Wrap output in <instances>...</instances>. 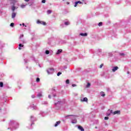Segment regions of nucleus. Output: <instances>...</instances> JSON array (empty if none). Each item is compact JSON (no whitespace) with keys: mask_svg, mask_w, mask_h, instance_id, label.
Instances as JSON below:
<instances>
[{"mask_svg":"<svg viewBox=\"0 0 131 131\" xmlns=\"http://www.w3.org/2000/svg\"><path fill=\"white\" fill-rule=\"evenodd\" d=\"M80 35H81V36H88V33H80Z\"/></svg>","mask_w":131,"mask_h":131,"instance_id":"7","label":"nucleus"},{"mask_svg":"<svg viewBox=\"0 0 131 131\" xmlns=\"http://www.w3.org/2000/svg\"><path fill=\"white\" fill-rule=\"evenodd\" d=\"M53 97H56V95L55 94L53 95Z\"/></svg>","mask_w":131,"mask_h":131,"instance_id":"41","label":"nucleus"},{"mask_svg":"<svg viewBox=\"0 0 131 131\" xmlns=\"http://www.w3.org/2000/svg\"><path fill=\"white\" fill-rule=\"evenodd\" d=\"M72 86H73V88H74V86H76V84H73L72 85Z\"/></svg>","mask_w":131,"mask_h":131,"instance_id":"34","label":"nucleus"},{"mask_svg":"<svg viewBox=\"0 0 131 131\" xmlns=\"http://www.w3.org/2000/svg\"><path fill=\"white\" fill-rule=\"evenodd\" d=\"M2 109H0V111H1Z\"/></svg>","mask_w":131,"mask_h":131,"instance_id":"48","label":"nucleus"},{"mask_svg":"<svg viewBox=\"0 0 131 131\" xmlns=\"http://www.w3.org/2000/svg\"><path fill=\"white\" fill-rule=\"evenodd\" d=\"M107 114V116H109V115H110V114Z\"/></svg>","mask_w":131,"mask_h":131,"instance_id":"43","label":"nucleus"},{"mask_svg":"<svg viewBox=\"0 0 131 131\" xmlns=\"http://www.w3.org/2000/svg\"><path fill=\"white\" fill-rule=\"evenodd\" d=\"M65 25H70V23H69V21H67L64 23Z\"/></svg>","mask_w":131,"mask_h":131,"instance_id":"18","label":"nucleus"},{"mask_svg":"<svg viewBox=\"0 0 131 131\" xmlns=\"http://www.w3.org/2000/svg\"><path fill=\"white\" fill-rule=\"evenodd\" d=\"M63 1H65V0H63Z\"/></svg>","mask_w":131,"mask_h":131,"instance_id":"49","label":"nucleus"},{"mask_svg":"<svg viewBox=\"0 0 131 131\" xmlns=\"http://www.w3.org/2000/svg\"><path fill=\"white\" fill-rule=\"evenodd\" d=\"M14 24L13 23L10 24V26H11V27H14Z\"/></svg>","mask_w":131,"mask_h":131,"instance_id":"26","label":"nucleus"},{"mask_svg":"<svg viewBox=\"0 0 131 131\" xmlns=\"http://www.w3.org/2000/svg\"><path fill=\"white\" fill-rule=\"evenodd\" d=\"M40 79H39V78H37L36 79V82H39Z\"/></svg>","mask_w":131,"mask_h":131,"instance_id":"24","label":"nucleus"},{"mask_svg":"<svg viewBox=\"0 0 131 131\" xmlns=\"http://www.w3.org/2000/svg\"><path fill=\"white\" fill-rule=\"evenodd\" d=\"M37 24H42V25H47V23L43 21H40L39 20H38L37 21Z\"/></svg>","mask_w":131,"mask_h":131,"instance_id":"2","label":"nucleus"},{"mask_svg":"<svg viewBox=\"0 0 131 131\" xmlns=\"http://www.w3.org/2000/svg\"><path fill=\"white\" fill-rule=\"evenodd\" d=\"M31 118H32V116L31 117Z\"/></svg>","mask_w":131,"mask_h":131,"instance_id":"47","label":"nucleus"},{"mask_svg":"<svg viewBox=\"0 0 131 131\" xmlns=\"http://www.w3.org/2000/svg\"><path fill=\"white\" fill-rule=\"evenodd\" d=\"M77 3L78 4H82L81 2H80V1H78V2H77Z\"/></svg>","mask_w":131,"mask_h":131,"instance_id":"37","label":"nucleus"},{"mask_svg":"<svg viewBox=\"0 0 131 131\" xmlns=\"http://www.w3.org/2000/svg\"><path fill=\"white\" fill-rule=\"evenodd\" d=\"M48 98H49V99H51V95H49Z\"/></svg>","mask_w":131,"mask_h":131,"instance_id":"40","label":"nucleus"},{"mask_svg":"<svg viewBox=\"0 0 131 131\" xmlns=\"http://www.w3.org/2000/svg\"><path fill=\"white\" fill-rule=\"evenodd\" d=\"M103 25V23L100 22L98 24V26H102Z\"/></svg>","mask_w":131,"mask_h":131,"instance_id":"21","label":"nucleus"},{"mask_svg":"<svg viewBox=\"0 0 131 131\" xmlns=\"http://www.w3.org/2000/svg\"><path fill=\"white\" fill-rule=\"evenodd\" d=\"M129 74V72H127V74Z\"/></svg>","mask_w":131,"mask_h":131,"instance_id":"45","label":"nucleus"},{"mask_svg":"<svg viewBox=\"0 0 131 131\" xmlns=\"http://www.w3.org/2000/svg\"><path fill=\"white\" fill-rule=\"evenodd\" d=\"M60 123H61V121H57L56 123H55L54 126H55V127L58 126V124H60Z\"/></svg>","mask_w":131,"mask_h":131,"instance_id":"8","label":"nucleus"},{"mask_svg":"<svg viewBox=\"0 0 131 131\" xmlns=\"http://www.w3.org/2000/svg\"><path fill=\"white\" fill-rule=\"evenodd\" d=\"M23 37H24V34H21V35H20L19 36V39H21L22 38H23Z\"/></svg>","mask_w":131,"mask_h":131,"instance_id":"14","label":"nucleus"},{"mask_svg":"<svg viewBox=\"0 0 131 131\" xmlns=\"http://www.w3.org/2000/svg\"><path fill=\"white\" fill-rule=\"evenodd\" d=\"M19 47L20 48H23V47H24V45H23L20 43V44H19Z\"/></svg>","mask_w":131,"mask_h":131,"instance_id":"22","label":"nucleus"},{"mask_svg":"<svg viewBox=\"0 0 131 131\" xmlns=\"http://www.w3.org/2000/svg\"><path fill=\"white\" fill-rule=\"evenodd\" d=\"M4 86V83L3 82H0V88H3Z\"/></svg>","mask_w":131,"mask_h":131,"instance_id":"19","label":"nucleus"},{"mask_svg":"<svg viewBox=\"0 0 131 131\" xmlns=\"http://www.w3.org/2000/svg\"><path fill=\"white\" fill-rule=\"evenodd\" d=\"M120 111H115V112L113 113V114H114V115H115V114H120Z\"/></svg>","mask_w":131,"mask_h":131,"instance_id":"10","label":"nucleus"},{"mask_svg":"<svg viewBox=\"0 0 131 131\" xmlns=\"http://www.w3.org/2000/svg\"><path fill=\"white\" fill-rule=\"evenodd\" d=\"M81 102H88V98L84 97L83 99H81Z\"/></svg>","mask_w":131,"mask_h":131,"instance_id":"6","label":"nucleus"},{"mask_svg":"<svg viewBox=\"0 0 131 131\" xmlns=\"http://www.w3.org/2000/svg\"><path fill=\"white\" fill-rule=\"evenodd\" d=\"M12 10L13 11V12H14V11H15V10H16V7L15 6H12Z\"/></svg>","mask_w":131,"mask_h":131,"instance_id":"13","label":"nucleus"},{"mask_svg":"<svg viewBox=\"0 0 131 131\" xmlns=\"http://www.w3.org/2000/svg\"><path fill=\"white\" fill-rule=\"evenodd\" d=\"M108 112H110V113H112L113 111L112 110H108Z\"/></svg>","mask_w":131,"mask_h":131,"instance_id":"36","label":"nucleus"},{"mask_svg":"<svg viewBox=\"0 0 131 131\" xmlns=\"http://www.w3.org/2000/svg\"><path fill=\"white\" fill-rule=\"evenodd\" d=\"M18 49H19V50H21V48H20V47H19Z\"/></svg>","mask_w":131,"mask_h":131,"instance_id":"44","label":"nucleus"},{"mask_svg":"<svg viewBox=\"0 0 131 131\" xmlns=\"http://www.w3.org/2000/svg\"><path fill=\"white\" fill-rule=\"evenodd\" d=\"M78 3H77V2H75V5H74V7H77V4H78Z\"/></svg>","mask_w":131,"mask_h":131,"instance_id":"30","label":"nucleus"},{"mask_svg":"<svg viewBox=\"0 0 131 131\" xmlns=\"http://www.w3.org/2000/svg\"><path fill=\"white\" fill-rule=\"evenodd\" d=\"M100 95H101V97H105V93L103 92H101L100 93Z\"/></svg>","mask_w":131,"mask_h":131,"instance_id":"12","label":"nucleus"},{"mask_svg":"<svg viewBox=\"0 0 131 131\" xmlns=\"http://www.w3.org/2000/svg\"><path fill=\"white\" fill-rule=\"evenodd\" d=\"M20 7H21V8L22 9H24V8H25V7H26V5H21L20 6Z\"/></svg>","mask_w":131,"mask_h":131,"instance_id":"20","label":"nucleus"},{"mask_svg":"<svg viewBox=\"0 0 131 131\" xmlns=\"http://www.w3.org/2000/svg\"><path fill=\"white\" fill-rule=\"evenodd\" d=\"M54 73V69H49L47 70V73L48 74H52V73Z\"/></svg>","mask_w":131,"mask_h":131,"instance_id":"3","label":"nucleus"},{"mask_svg":"<svg viewBox=\"0 0 131 131\" xmlns=\"http://www.w3.org/2000/svg\"><path fill=\"white\" fill-rule=\"evenodd\" d=\"M120 56H124V53H120Z\"/></svg>","mask_w":131,"mask_h":131,"instance_id":"35","label":"nucleus"},{"mask_svg":"<svg viewBox=\"0 0 131 131\" xmlns=\"http://www.w3.org/2000/svg\"><path fill=\"white\" fill-rule=\"evenodd\" d=\"M16 13L13 12L12 14V18L13 19H14V18H15V17H16Z\"/></svg>","mask_w":131,"mask_h":131,"instance_id":"9","label":"nucleus"},{"mask_svg":"<svg viewBox=\"0 0 131 131\" xmlns=\"http://www.w3.org/2000/svg\"><path fill=\"white\" fill-rule=\"evenodd\" d=\"M69 82H70L69 79H67V80H66V83L68 84H69Z\"/></svg>","mask_w":131,"mask_h":131,"instance_id":"27","label":"nucleus"},{"mask_svg":"<svg viewBox=\"0 0 131 131\" xmlns=\"http://www.w3.org/2000/svg\"><path fill=\"white\" fill-rule=\"evenodd\" d=\"M72 116V123H76V122H77V120H76V117H77V116H73V115H70V116Z\"/></svg>","mask_w":131,"mask_h":131,"instance_id":"1","label":"nucleus"},{"mask_svg":"<svg viewBox=\"0 0 131 131\" xmlns=\"http://www.w3.org/2000/svg\"><path fill=\"white\" fill-rule=\"evenodd\" d=\"M21 41H22L23 43H25V39L21 40Z\"/></svg>","mask_w":131,"mask_h":131,"instance_id":"31","label":"nucleus"},{"mask_svg":"<svg viewBox=\"0 0 131 131\" xmlns=\"http://www.w3.org/2000/svg\"><path fill=\"white\" fill-rule=\"evenodd\" d=\"M20 26H22V25H21V24H20Z\"/></svg>","mask_w":131,"mask_h":131,"instance_id":"46","label":"nucleus"},{"mask_svg":"<svg viewBox=\"0 0 131 131\" xmlns=\"http://www.w3.org/2000/svg\"><path fill=\"white\" fill-rule=\"evenodd\" d=\"M23 26H25V27H27V26H25V24H23Z\"/></svg>","mask_w":131,"mask_h":131,"instance_id":"39","label":"nucleus"},{"mask_svg":"<svg viewBox=\"0 0 131 131\" xmlns=\"http://www.w3.org/2000/svg\"><path fill=\"white\" fill-rule=\"evenodd\" d=\"M31 97H32V99H34L35 98V96H34V95H32Z\"/></svg>","mask_w":131,"mask_h":131,"instance_id":"33","label":"nucleus"},{"mask_svg":"<svg viewBox=\"0 0 131 131\" xmlns=\"http://www.w3.org/2000/svg\"><path fill=\"white\" fill-rule=\"evenodd\" d=\"M51 13H52V10H48L47 11V14H48V15L50 14H51Z\"/></svg>","mask_w":131,"mask_h":131,"instance_id":"15","label":"nucleus"},{"mask_svg":"<svg viewBox=\"0 0 131 131\" xmlns=\"http://www.w3.org/2000/svg\"><path fill=\"white\" fill-rule=\"evenodd\" d=\"M42 95H41V93H39L37 94V97H42Z\"/></svg>","mask_w":131,"mask_h":131,"instance_id":"16","label":"nucleus"},{"mask_svg":"<svg viewBox=\"0 0 131 131\" xmlns=\"http://www.w3.org/2000/svg\"><path fill=\"white\" fill-rule=\"evenodd\" d=\"M78 129H79L81 131H84V129L81 126H78Z\"/></svg>","mask_w":131,"mask_h":131,"instance_id":"4","label":"nucleus"},{"mask_svg":"<svg viewBox=\"0 0 131 131\" xmlns=\"http://www.w3.org/2000/svg\"><path fill=\"white\" fill-rule=\"evenodd\" d=\"M62 53V49H59L57 51L56 54L57 55H59V54H61Z\"/></svg>","mask_w":131,"mask_h":131,"instance_id":"11","label":"nucleus"},{"mask_svg":"<svg viewBox=\"0 0 131 131\" xmlns=\"http://www.w3.org/2000/svg\"><path fill=\"white\" fill-rule=\"evenodd\" d=\"M60 103H61V101H58V102H55V104L57 105V104H60Z\"/></svg>","mask_w":131,"mask_h":131,"instance_id":"29","label":"nucleus"},{"mask_svg":"<svg viewBox=\"0 0 131 131\" xmlns=\"http://www.w3.org/2000/svg\"><path fill=\"white\" fill-rule=\"evenodd\" d=\"M104 119H105V120H108L109 119V117H105L104 118Z\"/></svg>","mask_w":131,"mask_h":131,"instance_id":"28","label":"nucleus"},{"mask_svg":"<svg viewBox=\"0 0 131 131\" xmlns=\"http://www.w3.org/2000/svg\"><path fill=\"white\" fill-rule=\"evenodd\" d=\"M25 2H29V0H25Z\"/></svg>","mask_w":131,"mask_h":131,"instance_id":"42","label":"nucleus"},{"mask_svg":"<svg viewBox=\"0 0 131 131\" xmlns=\"http://www.w3.org/2000/svg\"><path fill=\"white\" fill-rule=\"evenodd\" d=\"M45 53L46 55H49L50 54V51L49 50H46Z\"/></svg>","mask_w":131,"mask_h":131,"instance_id":"17","label":"nucleus"},{"mask_svg":"<svg viewBox=\"0 0 131 131\" xmlns=\"http://www.w3.org/2000/svg\"><path fill=\"white\" fill-rule=\"evenodd\" d=\"M61 74H62V73H61V72H58V73H57V76H60V75H61Z\"/></svg>","mask_w":131,"mask_h":131,"instance_id":"25","label":"nucleus"},{"mask_svg":"<svg viewBox=\"0 0 131 131\" xmlns=\"http://www.w3.org/2000/svg\"><path fill=\"white\" fill-rule=\"evenodd\" d=\"M90 86H91V83H88L87 85H86V88H90Z\"/></svg>","mask_w":131,"mask_h":131,"instance_id":"23","label":"nucleus"},{"mask_svg":"<svg viewBox=\"0 0 131 131\" xmlns=\"http://www.w3.org/2000/svg\"><path fill=\"white\" fill-rule=\"evenodd\" d=\"M102 67H103V64H101L100 66V68H102Z\"/></svg>","mask_w":131,"mask_h":131,"instance_id":"38","label":"nucleus"},{"mask_svg":"<svg viewBox=\"0 0 131 131\" xmlns=\"http://www.w3.org/2000/svg\"><path fill=\"white\" fill-rule=\"evenodd\" d=\"M41 3H42V4H45L46 3V0H42Z\"/></svg>","mask_w":131,"mask_h":131,"instance_id":"32","label":"nucleus"},{"mask_svg":"<svg viewBox=\"0 0 131 131\" xmlns=\"http://www.w3.org/2000/svg\"><path fill=\"white\" fill-rule=\"evenodd\" d=\"M118 69V67H115L113 68V69H112V71L113 72H115V71H116V70H117Z\"/></svg>","mask_w":131,"mask_h":131,"instance_id":"5","label":"nucleus"}]
</instances>
